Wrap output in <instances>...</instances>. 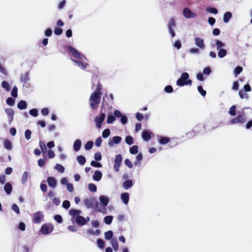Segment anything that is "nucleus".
<instances>
[{
    "label": "nucleus",
    "mask_w": 252,
    "mask_h": 252,
    "mask_svg": "<svg viewBox=\"0 0 252 252\" xmlns=\"http://www.w3.org/2000/svg\"><path fill=\"white\" fill-rule=\"evenodd\" d=\"M122 160V157L121 155H117L116 156L115 159V164L114 165V169L116 172H118L119 171V168L121 164V162Z\"/></svg>",
    "instance_id": "423d86ee"
},
{
    "label": "nucleus",
    "mask_w": 252,
    "mask_h": 252,
    "mask_svg": "<svg viewBox=\"0 0 252 252\" xmlns=\"http://www.w3.org/2000/svg\"><path fill=\"white\" fill-rule=\"evenodd\" d=\"M121 197L124 204H127L129 201V194L127 192L123 193L121 194Z\"/></svg>",
    "instance_id": "aec40b11"
},
{
    "label": "nucleus",
    "mask_w": 252,
    "mask_h": 252,
    "mask_svg": "<svg viewBox=\"0 0 252 252\" xmlns=\"http://www.w3.org/2000/svg\"><path fill=\"white\" fill-rule=\"evenodd\" d=\"M130 154L132 155L136 154L138 152V147L137 145H133L129 149Z\"/></svg>",
    "instance_id": "72a5a7b5"
},
{
    "label": "nucleus",
    "mask_w": 252,
    "mask_h": 252,
    "mask_svg": "<svg viewBox=\"0 0 252 252\" xmlns=\"http://www.w3.org/2000/svg\"><path fill=\"white\" fill-rule=\"evenodd\" d=\"M1 86L3 88L5 89L6 91H9L10 90V86L8 83L5 81L2 82Z\"/></svg>",
    "instance_id": "37998d69"
},
{
    "label": "nucleus",
    "mask_w": 252,
    "mask_h": 252,
    "mask_svg": "<svg viewBox=\"0 0 252 252\" xmlns=\"http://www.w3.org/2000/svg\"><path fill=\"white\" fill-rule=\"evenodd\" d=\"M123 187L125 189H129L132 186V182L131 180H127L122 184Z\"/></svg>",
    "instance_id": "a211bd4d"
},
{
    "label": "nucleus",
    "mask_w": 252,
    "mask_h": 252,
    "mask_svg": "<svg viewBox=\"0 0 252 252\" xmlns=\"http://www.w3.org/2000/svg\"><path fill=\"white\" fill-rule=\"evenodd\" d=\"M81 147V142L79 139L76 140L73 144V149L75 151H78Z\"/></svg>",
    "instance_id": "b1692460"
},
{
    "label": "nucleus",
    "mask_w": 252,
    "mask_h": 252,
    "mask_svg": "<svg viewBox=\"0 0 252 252\" xmlns=\"http://www.w3.org/2000/svg\"><path fill=\"white\" fill-rule=\"evenodd\" d=\"M195 43L200 49H203L205 48L204 40L202 38L196 37L195 38Z\"/></svg>",
    "instance_id": "9b49d317"
},
{
    "label": "nucleus",
    "mask_w": 252,
    "mask_h": 252,
    "mask_svg": "<svg viewBox=\"0 0 252 252\" xmlns=\"http://www.w3.org/2000/svg\"><path fill=\"white\" fill-rule=\"evenodd\" d=\"M94 143L92 141H88L86 143L85 145V148L86 150H89L91 149L93 146Z\"/></svg>",
    "instance_id": "de8ad7c7"
},
{
    "label": "nucleus",
    "mask_w": 252,
    "mask_h": 252,
    "mask_svg": "<svg viewBox=\"0 0 252 252\" xmlns=\"http://www.w3.org/2000/svg\"><path fill=\"white\" fill-rule=\"evenodd\" d=\"M6 103L8 105L12 106L14 104L15 100L12 97H8L6 99Z\"/></svg>",
    "instance_id": "e2e57ef3"
},
{
    "label": "nucleus",
    "mask_w": 252,
    "mask_h": 252,
    "mask_svg": "<svg viewBox=\"0 0 252 252\" xmlns=\"http://www.w3.org/2000/svg\"><path fill=\"white\" fill-rule=\"evenodd\" d=\"M39 146L40 147L42 153H46L47 152V148L46 147L45 144L43 142L40 141Z\"/></svg>",
    "instance_id": "5fc2aeb1"
},
{
    "label": "nucleus",
    "mask_w": 252,
    "mask_h": 252,
    "mask_svg": "<svg viewBox=\"0 0 252 252\" xmlns=\"http://www.w3.org/2000/svg\"><path fill=\"white\" fill-rule=\"evenodd\" d=\"M31 131L29 129L26 130L25 132V138L27 140H30L31 139Z\"/></svg>",
    "instance_id": "680f3d73"
},
{
    "label": "nucleus",
    "mask_w": 252,
    "mask_h": 252,
    "mask_svg": "<svg viewBox=\"0 0 252 252\" xmlns=\"http://www.w3.org/2000/svg\"><path fill=\"white\" fill-rule=\"evenodd\" d=\"M4 190L7 194H10L12 190L11 184L10 183H6L4 187Z\"/></svg>",
    "instance_id": "2eb2a0df"
},
{
    "label": "nucleus",
    "mask_w": 252,
    "mask_h": 252,
    "mask_svg": "<svg viewBox=\"0 0 252 252\" xmlns=\"http://www.w3.org/2000/svg\"><path fill=\"white\" fill-rule=\"evenodd\" d=\"M40 231L44 234H48L50 232L48 225L46 224L42 225Z\"/></svg>",
    "instance_id": "4be33fe9"
},
{
    "label": "nucleus",
    "mask_w": 252,
    "mask_h": 252,
    "mask_svg": "<svg viewBox=\"0 0 252 252\" xmlns=\"http://www.w3.org/2000/svg\"><path fill=\"white\" fill-rule=\"evenodd\" d=\"M54 219L58 223H62L63 222V219L61 215H57L55 216Z\"/></svg>",
    "instance_id": "69168bd1"
},
{
    "label": "nucleus",
    "mask_w": 252,
    "mask_h": 252,
    "mask_svg": "<svg viewBox=\"0 0 252 252\" xmlns=\"http://www.w3.org/2000/svg\"><path fill=\"white\" fill-rule=\"evenodd\" d=\"M99 199L101 203L104 207H105L108 205L109 202V199L108 197L101 195L99 197Z\"/></svg>",
    "instance_id": "6ab92c4d"
},
{
    "label": "nucleus",
    "mask_w": 252,
    "mask_h": 252,
    "mask_svg": "<svg viewBox=\"0 0 252 252\" xmlns=\"http://www.w3.org/2000/svg\"><path fill=\"white\" fill-rule=\"evenodd\" d=\"M116 120V118L114 116L111 115H108L107 119V123L108 124H112Z\"/></svg>",
    "instance_id": "8fccbe9b"
},
{
    "label": "nucleus",
    "mask_w": 252,
    "mask_h": 252,
    "mask_svg": "<svg viewBox=\"0 0 252 252\" xmlns=\"http://www.w3.org/2000/svg\"><path fill=\"white\" fill-rule=\"evenodd\" d=\"M28 177V173L27 171H25L22 177V183L23 184H24L26 183L27 179Z\"/></svg>",
    "instance_id": "c03bdc74"
},
{
    "label": "nucleus",
    "mask_w": 252,
    "mask_h": 252,
    "mask_svg": "<svg viewBox=\"0 0 252 252\" xmlns=\"http://www.w3.org/2000/svg\"><path fill=\"white\" fill-rule=\"evenodd\" d=\"M63 32V30L62 29L60 28H56L54 29V33L56 35H61Z\"/></svg>",
    "instance_id": "338daca9"
},
{
    "label": "nucleus",
    "mask_w": 252,
    "mask_h": 252,
    "mask_svg": "<svg viewBox=\"0 0 252 252\" xmlns=\"http://www.w3.org/2000/svg\"><path fill=\"white\" fill-rule=\"evenodd\" d=\"M176 84L180 87H183L186 85L191 86L192 85V80L189 79V73L187 72L183 73L180 78L177 81Z\"/></svg>",
    "instance_id": "f257e3e1"
},
{
    "label": "nucleus",
    "mask_w": 252,
    "mask_h": 252,
    "mask_svg": "<svg viewBox=\"0 0 252 252\" xmlns=\"http://www.w3.org/2000/svg\"><path fill=\"white\" fill-rule=\"evenodd\" d=\"M133 137H131V136H126V139H125V141H126V143L129 145H131L133 144Z\"/></svg>",
    "instance_id": "49530a36"
},
{
    "label": "nucleus",
    "mask_w": 252,
    "mask_h": 252,
    "mask_svg": "<svg viewBox=\"0 0 252 252\" xmlns=\"http://www.w3.org/2000/svg\"><path fill=\"white\" fill-rule=\"evenodd\" d=\"M246 121V116L245 114L243 112L240 113L237 117L233 118L230 121V124L233 125L236 124H243Z\"/></svg>",
    "instance_id": "7ed1b4c3"
},
{
    "label": "nucleus",
    "mask_w": 252,
    "mask_h": 252,
    "mask_svg": "<svg viewBox=\"0 0 252 252\" xmlns=\"http://www.w3.org/2000/svg\"><path fill=\"white\" fill-rule=\"evenodd\" d=\"M143 159V156L141 153H139L136 158L135 161L134 162V164L137 165L140 163V161Z\"/></svg>",
    "instance_id": "f704fd0d"
},
{
    "label": "nucleus",
    "mask_w": 252,
    "mask_h": 252,
    "mask_svg": "<svg viewBox=\"0 0 252 252\" xmlns=\"http://www.w3.org/2000/svg\"><path fill=\"white\" fill-rule=\"evenodd\" d=\"M102 86L100 82H98L95 91L94 93H97L99 95H101Z\"/></svg>",
    "instance_id": "cd10ccee"
},
{
    "label": "nucleus",
    "mask_w": 252,
    "mask_h": 252,
    "mask_svg": "<svg viewBox=\"0 0 252 252\" xmlns=\"http://www.w3.org/2000/svg\"><path fill=\"white\" fill-rule=\"evenodd\" d=\"M72 61L75 63H76L78 64V65L82 69H85L88 65V63H83L81 61H77L73 59H72Z\"/></svg>",
    "instance_id": "412c9836"
},
{
    "label": "nucleus",
    "mask_w": 252,
    "mask_h": 252,
    "mask_svg": "<svg viewBox=\"0 0 252 252\" xmlns=\"http://www.w3.org/2000/svg\"><path fill=\"white\" fill-rule=\"evenodd\" d=\"M12 209L17 214H19L20 213L19 208L16 204H13L12 205Z\"/></svg>",
    "instance_id": "4d7b16f0"
},
{
    "label": "nucleus",
    "mask_w": 252,
    "mask_h": 252,
    "mask_svg": "<svg viewBox=\"0 0 252 252\" xmlns=\"http://www.w3.org/2000/svg\"><path fill=\"white\" fill-rule=\"evenodd\" d=\"M206 11L214 14H217L218 12V11L217 8L211 7H207Z\"/></svg>",
    "instance_id": "79ce46f5"
},
{
    "label": "nucleus",
    "mask_w": 252,
    "mask_h": 252,
    "mask_svg": "<svg viewBox=\"0 0 252 252\" xmlns=\"http://www.w3.org/2000/svg\"><path fill=\"white\" fill-rule=\"evenodd\" d=\"M76 222L79 225H84L87 223L86 219L81 216H78L75 219Z\"/></svg>",
    "instance_id": "9d476101"
},
{
    "label": "nucleus",
    "mask_w": 252,
    "mask_h": 252,
    "mask_svg": "<svg viewBox=\"0 0 252 252\" xmlns=\"http://www.w3.org/2000/svg\"><path fill=\"white\" fill-rule=\"evenodd\" d=\"M110 134V131L109 129H105L102 132V137L104 138H107Z\"/></svg>",
    "instance_id": "603ef678"
},
{
    "label": "nucleus",
    "mask_w": 252,
    "mask_h": 252,
    "mask_svg": "<svg viewBox=\"0 0 252 252\" xmlns=\"http://www.w3.org/2000/svg\"><path fill=\"white\" fill-rule=\"evenodd\" d=\"M173 91L172 87L170 85L166 86L164 88V91L167 93H171Z\"/></svg>",
    "instance_id": "774afa93"
},
{
    "label": "nucleus",
    "mask_w": 252,
    "mask_h": 252,
    "mask_svg": "<svg viewBox=\"0 0 252 252\" xmlns=\"http://www.w3.org/2000/svg\"><path fill=\"white\" fill-rule=\"evenodd\" d=\"M17 107L20 110L25 109L27 107V102L24 100H21L18 102Z\"/></svg>",
    "instance_id": "393cba45"
},
{
    "label": "nucleus",
    "mask_w": 252,
    "mask_h": 252,
    "mask_svg": "<svg viewBox=\"0 0 252 252\" xmlns=\"http://www.w3.org/2000/svg\"><path fill=\"white\" fill-rule=\"evenodd\" d=\"M29 72H26L25 74H23L21 76V81L23 83H26L29 80Z\"/></svg>",
    "instance_id": "bb28decb"
},
{
    "label": "nucleus",
    "mask_w": 252,
    "mask_h": 252,
    "mask_svg": "<svg viewBox=\"0 0 252 252\" xmlns=\"http://www.w3.org/2000/svg\"><path fill=\"white\" fill-rule=\"evenodd\" d=\"M30 115L35 117L38 116V111L36 109H32L29 112Z\"/></svg>",
    "instance_id": "052dcab7"
},
{
    "label": "nucleus",
    "mask_w": 252,
    "mask_h": 252,
    "mask_svg": "<svg viewBox=\"0 0 252 252\" xmlns=\"http://www.w3.org/2000/svg\"><path fill=\"white\" fill-rule=\"evenodd\" d=\"M81 213V211L75 209H71L69 211V214L73 217H76L79 216V214Z\"/></svg>",
    "instance_id": "7c9ffc66"
},
{
    "label": "nucleus",
    "mask_w": 252,
    "mask_h": 252,
    "mask_svg": "<svg viewBox=\"0 0 252 252\" xmlns=\"http://www.w3.org/2000/svg\"><path fill=\"white\" fill-rule=\"evenodd\" d=\"M170 141V138L167 137H164V136H160L158 139V142L160 144H166L169 142Z\"/></svg>",
    "instance_id": "5701e85b"
},
{
    "label": "nucleus",
    "mask_w": 252,
    "mask_h": 252,
    "mask_svg": "<svg viewBox=\"0 0 252 252\" xmlns=\"http://www.w3.org/2000/svg\"><path fill=\"white\" fill-rule=\"evenodd\" d=\"M44 219V215L41 211H37L33 214L32 222L35 223H39Z\"/></svg>",
    "instance_id": "20e7f679"
},
{
    "label": "nucleus",
    "mask_w": 252,
    "mask_h": 252,
    "mask_svg": "<svg viewBox=\"0 0 252 252\" xmlns=\"http://www.w3.org/2000/svg\"><path fill=\"white\" fill-rule=\"evenodd\" d=\"M63 207L64 209H67L70 207V203L68 200H64L63 203Z\"/></svg>",
    "instance_id": "bf43d9fd"
},
{
    "label": "nucleus",
    "mask_w": 252,
    "mask_h": 252,
    "mask_svg": "<svg viewBox=\"0 0 252 252\" xmlns=\"http://www.w3.org/2000/svg\"><path fill=\"white\" fill-rule=\"evenodd\" d=\"M84 202L85 205L88 208H92L94 206L95 203H96V204L97 203V202L95 201L94 198H91V199L87 198L84 200Z\"/></svg>",
    "instance_id": "1a4fd4ad"
},
{
    "label": "nucleus",
    "mask_w": 252,
    "mask_h": 252,
    "mask_svg": "<svg viewBox=\"0 0 252 252\" xmlns=\"http://www.w3.org/2000/svg\"><path fill=\"white\" fill-rule=\"evenodd\" d=\"M5 111L8 117L9 123L10 124L13 119L14 112L12 109H6Z\"/></svg>",
    "instance_id": "ddd939ff"
},
{
    "label": "nucleus",
    "mask_w": 252,
    "mask_h": 252,
    "mask_svg": "<svg viewBox=\"0 0 252 252\" xmlns=\"http://www.w3.org/2000/svg\"><path fill=\"white\" fill-rule=\"evenodd\" d=\"M101 96L97 93H93L91 94L89 99V102L90 105L92 109H95L98 107V104L100 102Z\"/></svg>",
    "instance_id": "f03ea898"
},
{
    "label": "nucleus",
    "mask_w": 252,
    "mask_h": 252,
    "mask_svg": "<svg viewBox=\"0 0 252 252\" xmlns=\"http://www.w3.org/2000/svg\"><path fill=\"white\" fill-rule=\"evenodd\" d=\"M97 243L98 247L100 249H103L104 248V242L101 239H98L97 240Z\"/></svg>",
    "instance_id": "6e6d98bb"
},
{
    "label": "nucleus",
    "mask_w": 252,
    "mask_h": 252,
    "mask_svg": "<svg viewBox=\"0 0 252 252\" xmlns=\"http://www.w3.org/2000/svg\"><path fill=\"white\" fill-rule=\"evenodd\" d=\"M183 13L186 18H194L196 14L192 12L189 8L186 7L183 9Z\"/></svg>",
    "instance_id": "0eeeda50"
},
{
    "label": "nucleus",
    "mask_w": 252,
    "mask_h": 252,
    "mask_svg": "<svg viewBox=\"0 0 252 252\" xmlns=\"http://www.w3.org/2000/svg\"><path fill=\"white\" fill-rule=\"evenodd\" d=\"M102 173L99 171H95L94 175H93V178L94 181H99L102 178Z\"/></svg>",
    "instance_id": "f3484780"
},
{
    "label": "nucleus",
    "mask_w": 252,
    "mask_h": 252,
    "mask_svg": "<svg viewBox=\"0 0 252 252\" xmlns=\"http://www.w3.org/2000/svg\"><path fill=\"white\" fill-rule=\"evenodd\" d=\"M232 17V14L230 12H226L223 15V20L224 23H228Z\"/></svg>",
    "instance_id": "a878e982"
},
{
    "label": "nucleus",
    "mask_w": 252,
    "mask_h": 252,
    "mask_svg": "<svg viewBox=\"0 0 252 252\" xmlns=\"http://www.w3.org/2000/svg\"><path fill=\"white\" fill-rule=\"evenodd\" d=\"M112 246L115 251H117L119 249V245L116 240L112 239L111 241Z\"/></svg>",
    "instance_id": "2f4dec72"
},
{
    "label": "nucleus",
    "mask_w": 252,
    "mask_h": 252,
    "mask_svg": "<svg viewBox=\"0 0 252 252\" xmlns=\"http://www.w3.org/2000/svg\"><path fill=\"white\" fill-rule=\"evenodd\" d=\"M113 235V233L111 230H109L107 232H105L104 233L105 238L106 240H110L112 238Z\"/></svg>",
    "instance_id": "4c0bfd02"
},
{
    "label": "nucleus",
    "mask_w": 252,
    "mask_h": 252,
    "mask_svg": "<svg viewBox=\"0 0 252 252\" xmlns=\"http://www.w3.org/2000/svg\"><path fill=\"white\" fill-rule=\"evenodd\" d=\"M17 92H18V89L16 86H14L13 88L12 92H11V95L13 97H15V98L17 97L18 96Z\"/></svg>",
    "instance_id": "864d4df0"
},
{
    "label": "nucleus",
    "mask_w": 252,
    "mask_h": 252,
    "mask_svg": "<svg viewBox=\"0 0 252 252\" xmlns=\"http://www.w3.org/2000/svg\"><path fill=\"white\" fill-rule=\"evenodd\" d=\"M55 168L61 173H63L64 171V168L60 164H57L55 166Z\"/></svg>",
    "instance_id": "ea45409f"
},
{
    "label": "nucleus",
    "mask_w": 252,
    "mask_h": 252,
    "mask_svg": "<svg viewBox=\"0 0 252 252\" xmlns=\"http://www.w3.org/2000/svg\"><path fill=\"white\" fill-rule=\"evenodd\" d=\"M94 158L95 160L99 161L101 159L102 156L100 153L97 152L94 155Z\"/></svg>",
    "instance_id": "0e129e2a"
},
{
    "label": "nucleus",
    "mask_w": 252,
    "mask_h": 252,
    "mask_svg": "<svg viewBox=\"0 0 252 252\" xmlns=\"http://www.w3.org/2000/svg\"><path fill=\"white\" fill-rule=\"evenodd\" d=\"M88 188L90 191L92 192H96L97 190V187L93 183H90L88 185Z\"/></svg>",
    "instance_id": "58836bf2"
},
{
    "label": "nucleus",
    "mask_w": 252,
    "mask_h": 252,
    "mask_svg": "<svg viewBox=\"0 0 252 252\" xmlns=\"http://www.w3.org/2000/svg\"><path fill=\"white\" fill-rule=\"evenodd\" d=\"M227 51L224 49H220L218 52V57L220 58H222L226 55Z\"/></svg>",
    "instance_id": "c756f323"
},
{
    "label": "nucleus",
    "mask_w": 252,
    "mask_h": 252,
    "mask_svg": "<svg viewBox=\"0 0 252 252\" xmlns=\"http://www.w3.org/2000/svg\"><path fill=\"white\" fill-rule=\"evenodd\" d=\"M243 70V67L240 66H237L234 69L235 76H237Z\"/></svg>",
    "instance_id": "09e8293b"
},
{
    "label": "nucleus",
    "mask_w": 252,
    "mask_h": 252,
    "mask_svg": "<svg viewBox=\"0 0 252 252\" xmlns=\"http://www.w3.org/2000/svg\"><path fill=\"white\" fill-rule=\"evenodd\" d=\"M236 106L232 105L229 109V114L232 116H234L236 115Z\"/></svg>",
    "instance_id": "a18cd8bd"
},
{
    "label": "nucleus",
    "mask_w": 252,
    "mask_h": 252,
    "mask_svg": "<svg viewBox=\"0 0 252 252\" xmlns=\"http://www.w3.org/2000/svg\"><path fill=\"white\" fill-rule=\"evenodd\" d=\"M175 26L176 24L175 19L173 18H172L171 19H170V21L168 24V29H173V27H175Z\"/></svg>",
    "instance_id": "a19ab883"
},
{
    "label": "nucleus",
    "mask_w": 252,
    "mask_h": 252,
    "mask_svg": "<svg viewBox=\"0 0 252 252\" xmlns=\"http://www.w3.org/2000/svg\"><path fill=\"white\" fill-rule=\"evenodd\" d=\"M151 132L147 130H144L142 133V138L144 141H148L151 138Z\"/></svg>",
    "instance_id": "4468645a"
},
{
    "label": "nucleus",
    "mask_w": 252,
    "mask_h": 252,
    "mask_svg": "<svg viewBox=\"0 0 252 252\" xmlns=\"http://www.w3.org/2000/svg\"><path fill=\"white\" fill-rule=\"evenodd\" d=\"M113 217L112 216H107L104 218V221L107 224H110L111 223Z\"/></svg>",
    "instance_id": "c9c22d12"
},
{
    "label": "nucleus",
    "mask_w": 252,
    "mask_h": 252,
    "mask_svg": "<svg viewBox=\"0 0 252 252\" xmlns=\"http://www.w3.org/2000/svg\"><path fill=\"white\" fill-rule=\"evenodd\" d=\"M68 50L72 53L73 57L76 59H81V55L79 52H78L75 48L71 46H68Z\"/></svg>",
    "instance_id": "6e6552de"
},
{
    "label": "nucleus",
    "mask_w": 252,
    "mask_h": 252,
    "mask_svg": "<svg viewBox=\"0 0 252 252\" xmlns=\"http://www.w3.org/2000/svg\"><path fill=\"white\" fill-rule=\"evenodd\" d=\"M105 118V114L104 113L101 112L100 116H96L94 119V122L96 125V126L98 128L101 127L102 124L104 121Z\"/></svg>",
    "instance_id": "39448f33"
},
{
    "label": "nucleus",
    "mask_w": 252,
    "mask_h": 252,
    "mask_svg": "<svg viewBox=\"0 0 252 252\" xmlns=\"http://www.w3.org/2000/svg\"><path fill=\"white\" fill-rule=\"evenodd\" d=\"M102 86L100 82H98L95 91L94 93H97L99 95H101Z\"/></svg>",
    "instance_id": "c85d7f7f"
},
{
    "label": "nucleus",
    "mask_w": 252,
    "mask_h": 252,
    "mask_svg": "<svg viewBox=\"0 0 252 252\" xmlns=\"http://www.w3.org/2000/svg\"><path fill=\"white\" fill-rule=\"evenodd\" d=\"M48 185L52 188H55L57 185V181L53 177H49L47 179Z\"/></svg>",
    "instance_id": "f8f14e48"
},
{
    "label": "nucleus",
    "mask_w": 252,
    "mask_h": 252,
    "mask_svg": "<svg viewBox=\"0 0 252 252\" xmlns=\"http://www.w3.org/2000/svg\"><path fill=\"white\" fill-rule=\"evenodd\" d=\"M239 95L241 99L248 98V95L243 90H241L239 92Z\"/></svg>",
    "instance_id": "3c124183"
},
{
    "label": "nucleus",
    "mask_w": 252,
    "mask_h": 252,
    "mask_svg": "<svg viewBox=\"0 0 252 252\" xmlns=\"http://www.w3.org/2000/svg\"><path fill=\"white\" fill-rule=\"evenodd\" d=\"M122 138L119 136H115L113 137V140L109 142V144L110 146H113V144H118L120 143Z\"/></svg>",
    "instance_id": "dca6fc26"
},
{
    "label": "nucleus",
    "mask_w": 252,
    "mask_h": 252,
    "mask_svg": "<svg viewBox=\"0 0 252 252\" xmlns=\"http://www.w3.org/2000/svg\"><path fill=\"white\" fill-rule=\"evenodd\" d=\"M77 160L81 165H84L86 161L85 158L81 155L77 156Z\"/></svg>",
    "instance_id": "473e14b6"
},
{
    "label": "nucleus",
    "mask_w": 252,
    "mask_h": 252,
    "mask_svg": "<svg viewBox=\"0 0 252 252\" xmlns=\"http://www.w3.org/2000/svg\"><path fill=\"white\" fill-rule=\"evenodd\" d=\"M197 90L199 93L201 94V95L204 96L206 94V92L204 90H203L202 87L201 86H199L197 87Z\"/></svg>",
    "instance_id": "13d9d810"
},
{
    "label": "nucleus",
    "mask_w": 252,
    "mask_h": 252,
    "mask_svg": "<svg viewBox=\"0 0 252 252\" xmlns=\"http://www.w3.org/2000/svg\"><path fill=\"white\" fill-rule=\"evenodd\" d=\"M4 146L7 150H11L12 147L11 142L8 140H6L4 141Z\"/></svg>",
    "instance_id": "e433bc0d"
}]
</instances>
